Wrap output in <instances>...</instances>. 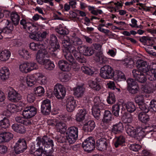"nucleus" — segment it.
Returning <instances> with one entry per match:
<instances>
[{
  "instance_id": "nucleus-1",
  "label": "nucleus",
  "mask_w": 156,
  "mask_h": 156,
  "mask_svg": "<svg viewBox=\"0 0 156 156\" xmlns=\"http://www.w3.org/2000/svg\"><path fill=\"white\" fill-rule=\"evenodd\" d=\"M37 149L34 155L35 156H46L47 154L53 153L54 151L53 140L48 137L44 136L42 138L36 139Z\"/></svg>"
},
{
  "instance_id": "nucleus-2",
  "label": "nucleus",
  "mask_w": 156,
  "mask_h": 156,
  "mask_svg": "<svg viewBox=\"0 0 156 156\" xmlns=\"http://www.w3.org/2000/svg\"><path fill=\"white\" fill-rule=\"evenodd\" d=\"M126 133L129 136L138 139H141L150 133L151 135L152 132H156V128L151 129L150 131H147L146 128H143L140 126H137L135 128L131 125L127 124L125 127Z\"/></svg>"
},
{
  "instance_id": "nucleus-3",
  "label": "nucleus",
  "mask_w": 156,
  "mask_h": 156,
  "mask_svg": "<svg viewBox=\"0 0 156 156\" xmlns=\"http://www.w3.org/2000/svg\"><path fill=\"white\" fill-rule=\"evenodd\" d=\"M136 66L139 71L145 73L147 78L150 81L156 80V69L150 68L145 61L140 60L136 62Z\"/></svg>"
},
{
  "instance_id": "nucleus-4",
  "label": "nucleus",
  "mask_w": 156,
  "mask_h": 156,
  "mask_svg": "<svg viewBox=\"0 0 156 156\" xmlns=\"http://www.w3.org/2000/svg\"><path fill=\"white\" fill-rule=\"evenodd\" d=\"M94 105L92 108V114L97 119H99L101 114L100 110L105 107V105L101 102L99 97H95L93 100Z\"/></svg>"
},
{
  "instance_id": "nucleus-5",
  "label": "nucleus",
  "mask_w": 156,
  "mask_h": 156,
  "mask_svg": "<svg viewBox=\"0 0 156 156\" xmlns=\"http://www.w3.org/2000/svg\"><path fill=\"white\" fill-rule=\"evenodd\" d=\"M115 73V71L111 67L105 65L101 68L100 75L104 79H111L114 77Z\"/></svg>"
},
{
  "instance_id": "nucleus-6",
  "label": "nucleus",
  "mask_w": 156,
  "mask_h": 156,
  "mask_svg": "<svg viewBox=\"0 0 156 156\" xmlns=\"http://www.w3.org/2000/svg\"><path fill=\"white\" fill-rule=\"evenodd\" d=\"M38 68L37 63L34 62H26L21 64L19 66L20 71L23 73H29Z\"/></svg>"
},
{
  "instance_id": "nucleus-7",
  "label": "nucleus",
  "mask_w": 156,
  "mask_h": 156,
  "mask_svg": "<svg viewBox=\"0 0 156 156\" xmlns=\"http://www.w3.org/2000/svg\"><path fill=\"white\" fill-rule=\"evenodd\" d=\"M66 134V139L68 142L70 144L74 143L78 138V128L75 126L69 128L67 130Z\"/></svg>"
},
{
  "instance_id": "nucleus-8",
  "label": "nucleus",
  "mask_w": 156,
  "mask_h": 156,
  "mask_svg": "<svg viewBox=\"0 0 156 156\" xmlns=\"http://www.w3.org/2000/svg\"><path fill=\"white\" fill-rule=\"evenodd\" d=\"M49 54L45 49H41L37 52L36 56V59L39 64L43 65L48 61L49 58Z\"/></svg>"
},
{
  "instance_id": "nucleus-9",
  "label": "nucleus",
  "mask_w": 156,
  "mask_h": 156,
  "mask_svg": "<svg viewBox=\"0 0 156 156\" xmlns=\"http://www.w3.org/2000/svg\"><path fill=\"white\" fill-rule=\"evenodd\" d=\"M20 24L22 26L23 28L27 30L30 32H36L38 30L36 24H34L29 21L28 19L23 18L20 21Z\"/></svg>"
},
{
  "instance_id": "nucleus-10",
  "label": "nucleus",
  "mask_w": 156,
  "mask_h": 156,
  "mask_svg": "<svg viewBox=\"0 0 156 156\" xmlns=\"http://www.w3.org/2000/svg\"><path fill=\"white\" fill-rule=\"evenodd\" d=\"M54 94L55 97L58 99H63L65 97L66 91L63 85L58 83L54 87Z\"/></svg>"
},
{
  "instance_id": "nucleus-11",
  "label": "nucleus",
  "mask_w": 156,
  "mask_h": 156,
  "mask_svg": "<svg viewBox=\"0 0 156 156\" xmlns=\"http://www.w3.org/2000/svg\"><path fill=\"white\" fill-rule=\"evenodd\" d=\"M95 141L93 138L90 137L83 143V147L85 151L90 152L95 147Z\"/></svg>"
},
{
  "instance_id": "nucleus-12",
  "label": "nucleus",
  "mask_w": 156,
  "mask_h": 156,
  "mask_svg": "<svg viewBox=\"0 0 156 156\" xmlns=\"http://www.w3.org/2000/svg\"><path fill=\"white\" fill-rule=\"evenodd\" d=\"M127 90L129 92L132 94H135L137 93L139 90V87L137 83L133 79L129 78L127 81Z\"/></svg>"
},
{
  "instance_id": "nucleus-13",
  "label": "nucleus",
  "mask_w": 156,
  "mask_h": 156,
  "mask_svg": "<svg viewBox=\"0 0 156 156\" xmlns=\"http://www.w3.org/2000/svg\"><path fill=\"white\" fill-rule=\"evenodd\" d=\"M26 142L23 139H19L14 146V150L16 154L23 152L27 149Z\"/></svg>"
},
{
  "instance_id": "nucleus-14",
  "label": "nucleus",
  "mask_w": 156,
  "mask_h": 156,
  "mask_svg": "<svg viewBox=\"0 0 156 156\" xmlns=\"http://www.w3.org/2000/svg\"><path fill=\"white\" fill-rule=\"evenodd\" d=\"M64 39L66 40L70 44H73L75 46L81 45L83 44L82 40L76 36L75 33H73L69 37L65 36Z\"/></svg>"
},
{
  "instance_id": "nucleus-15",
  "label": "nucleus",
  "mask_w": 156,
  "mask_h": 156,
  "mask_svg": "<svg viewBox=\"0 0 156 156\" xmlns=\"http://www.w3.org/2000/svg\"><path fill=\"white\" fill-rule=\"evenodd\" d=\"M62 44L63 46V49H66V51L73 53L75 57H77L80 54L76 51V48L73 44L69 45V42L64 39L62 40Z\"/></svg>"
},
{
  "instance_id": "nucleus-16",
  "label": "nucleus",
  "mask_w": 156,
  "mask_h": 156,
  "mask_svg": "<svg viewBox=\"0 0 156 156\" xmlns=\"http://www.w3.org/2000/svg\"><path fill=\"white\" fill-rule=\"evenodd\" d=\"M37 109L33 106H29L25 108L22 112L23 117L27 119L34 116L36 114Z\"/></svg>"
},
{
  "instance_id": "nucleus-17",
  "label": "nucleus",
  "mask_w": 156,
  "mask_h": 156,
  "mask_svg": "<svg viewBox=\"0 0 156 156\" xmlns=\"http://www.w3.org/2000/svg\"><path fill=\"white\" fill-rule=\"evenodd\" d=\"M132 73L133 77L139 82L144 83L147 80L146 74L143 72L135 69L132 71Z\"/></svg>"
},
{
  "instance_id": "nucleus-18",
  "label": "nucleus",
  "mask_w": 156,
  "mask_h": 156,
  "mask_svg": "<svg viewBox=\"0 0 156 156\" xmlns=\"http://www.w3.org/2000/svg\"><path fill=\"white\" fill-rule=\"evenodd\" d=\"M41 107V112L43 114H48L51 111V106L50 101L48 99L43 101Z\"/></svg>"
},
{
  "instance_id": "nucleus-19",
  "label": "nucleus",
  "mask_w": 156,
  "mask_h": 156,
  "mask_svg": "<svg viewBox=\"0 0 156 156\" xmlns=\"http://www.w3.org/2000/svg\"><path fill=\"white\" fill-rule=\"evenodd\" d=\"M77 105L76 100L73 97L70 96L67 98L66 102V109L67 111L70 112L73 111Z\"/></svg>"
},
{
  "instance_id": "nucleus-20",
  "label": "nucleus",
  "mask_w": 156,
  "mask_h": 156,
  "mask_svg": "<svg viewBox=\"0 0 156 156\" xmlns=\"http://www.w3.org/2000/svg\"><path fill=\"white\" fill-rule=\"evenodd\" d=\"M8 99L13 102L18 101L21 98V95L14 90L10 91L8 94Z\"/></svg>"
},
{
  "instance_id": "nucleus-21",
  "label": "nucleus",
  "mask_w": 156,
  "mask_h": 156,
  "mask_svg": "<svg viewBox=\"0 0 156 156\" xmlns=\"http://www.w3.org/2000/svg\"><path fill=\"white\" fill-rule=\"evenodd\" d=\"M108 144L107 140L105 138H101L97 141V148L100 151H104L106 150Z\"/></svg>"
},
{
  "instance_id": "nucleus-22",
  "label": "nucleus",
  "mask_w": 156,
  "mask_h": 156,
  "mask_svg": "<svg viewBox=\"0 0 156 156\" xmlns=\"http://www.w3.org/2000/svg\"><path fill=\"white\" fill-rule=\"evenodd\" d=\"M13 136V134L9 132H0V143L9 141Z\"/></svg>"
},
{
  "instance_id": "nucleus-23",
  "label": "nucleus",
  "mask_w": 156,
  "mask_h": 156,
  "mask_svg": "<svg viewBox=\"0 0 156 156\" xmlns=\"http://www.w3.org/2000/svg\"><path fill=\"white\" fill-rule=\"evenodd\" d=\"M80 53H82L85 55L90 56L94 53V50L91 48H89L85 46H80L77 48Z\"/></svg>"
},
{
  "instance_id": "nucleus-24",
  "label": "nucleus",
  "mask_w": 156,
  "mask_h": 156,
  "mask_svg": "<svg viewBox=\"0 0 156 156\" xmlns=\"http://www.w3.org/2000/svg\"><path fill=\"white\" fill-rule=\"evenodd\" d=\"M99 78H96L94 80H89L88 82V84L90 87L93 90L98 91L101 89V85L98 82H99Z\"/></svg>"
},
{
  "instance_id": "nucleus-25",
  "label": "nucleus",
  "mask_w": 156,
  "mask_h": 156,
  "mask_svg": "<svg viewBox=\"0 0 156 156\" xmlns=\"http://www.w3.org/2000/svg\"><path fill=\"white\" fill-rule=\"evenodd\" d=\"M9 70L5 67L2 68L0 69V78L2 80H6L9 77Z\"/></svg>"
},
{
  "instance_id": "nucleus-26",
  "label": "nucleus",
  "mask_w": 156,
  "mask_h": 156,
  "mask_svg": "<svg viewBox=\"0 0 156 156\" xmlns=\"http://www.w3.org/2000/svg\"><path fill=\"white\" fill-rule=\"evenodd\" d=\"M58 66L64 71H68L71 69L70 65L66 61H59L58 62Z\"/></svg>"
},
{
  "instance_id": "nucleus-27",
  "label": "nucleus",
  "mask_w": 156,
  "mask_h": 156,
  "mask_svg": "<svg viewBox=\"0 0 156 156\" xmlns=\"http://www.w3.org/2000/svg\"><path fill=\"white\" fill-rule=\"evenodd\" d=\"M74 95L77 98L82 97L84 95L85 88L82 86H78L73 89Z\"/></svg>"
},
{
  "instance_id": "nucleus-28",
  "label": "nucleus",
  "mask_w": 156,
  "mask_h": 156,
  "mask_svg": "<svg viewBox=\"0 0 156 156\" xmlns=\"http://www.w3.org/2000/svg\"><path fill=\"white\" fill-rule=\"evenodd\" d=\"M37 77L36 78V82L40 85H45L47 82V77L43 74L40 73L36 74Z\"/></svg>"
},
{
  "instance_id": "nucleus-29",
  "label": "nucleus",
  "mask_w": 156,
  "mask_h": 156,
  "mask_svg": "<svg viewBox=\"0 0 156 156\" xmlns=\"http://www.w3.org/2000/svg\"><path fill=\"white\" fill-rule=\"evenodd\" d=\"M4 21L6 26L2 30L3 34H9L11 33L13 28V24L8 20H5Z\"/></svg>"
},
{
  "instance_id": "nucleus-30",
  "label": "nucleus",
  "mask_w": 156,
  "mask_h": 156,
  "mask_svg": "<svg viewBox=\"0 0 156 156\" xmlns=\"http://www.w3.org/2000/svg\"><path fill=\"white\" fill-rule=\"evenodd\" d=\"M147 112H140L138 115L139 120L142 122L146 123L150 120L149 115L147 113Z\"/></svg>"
},
{
  "instance_id": "nucleus-31",
  "label": "nucleus",
  "mask_w": 156,
  "mask_h": 156,
  "mask_svg": "<svg viewBox=\"0 0 156 156\" xmlns=\"http://www.w3.org/2000/svg\"><path fill=\"white\" fill-rule=\"evenodd\" d=\"M87 114L86 110L84 109H79L76 115V119L77 121L80 122L83 120Z\"/></svg>"
},
{
  "instance_id": "nucleus-32",
  "label": "nucleus",
  "mask_w": 156,
  "mask_h": 156,
  "mask_svg": "<svg viewBox=\"0 0 156 156\" xmlns=\"http://www.w3.org/2000/svg\"><path fill=\"white\" fill-rule=\"evenodd\" d=\"M112 115L109 110L105 111L102 121L104 123H108L110 122L112 119Z\"/></svg>"
},
{
  "instance_id": "nucleus-33",
  "label": "nucleus",
  "mask_w": 156,
  "mask_h": 156,
  "mask_svg": "<svg viewBox=\"0 0 156 156\" xmlns=\"http://www.w3.org/2000/svg\"><path fill=\"white\" fill-rule=\"evenodd\" d=\"M59 47L60 46L58 43H51L48 52L52 55H54L55 56L56 54L54 52L58 49Z\"/></svg>"
},
{
  "instance_id": "nucleus-34",
  "label": "nucleus",
  "mask_w": 156,
  "mask_h": 156,
  "mask_svg": "<svg viewBox=\"0 0 156 156\" xmlns=\"http://www.w3.org/2000/svg\"><path fill=\"white\" fill-rule=\"evenodd\" d=\"M12 127L14 131L20 133H23L26 131L24 127L20 124H14L12 125Z\"/></svg>"
},
{
  "instance_id": "nucleus-35",
  "label": "nucleus",
  "mask_w": 156,
  "mask_h": 156,
  "mask_svg": "<svg viewBox=\"0 0 156 156\" xmlns=\"http://www.w3.org/2000/svg\"><path fill=\"white\" fill-rule=\"evenodd\" d=\"M10 55V52L8 50H2L0 54V60L2 61H6L9 59Z\"/></svg>"
},
{
  "instance_id": "nucleus-36",
  "label": "nucleus",
  "mask_w": 156,
  "mask_h": 156,
  "mask_svg": "<svg viewBox=\"0 0 156 156\" xmlns=\"http://www.w3.org/2000/svg\"><path fill=\"white\" fill-rule=\"evenodd\" d=\"M124 129L123 124L121 122L113 126L112 131L115 133H121Z\"/></svg>"
},
{
  "instance_id": "nucleus-37",
  "label": "nucleus",
  "mask_w": 156,
  "mask_h": 156,
  "mask_svg": "<svg viewBox=\"0 0 156 156\" xmlns=\"http://www.w3.org/2000/svg\"><path fill=\"white\" fill-rule=\"evenodd\" d=\"M124 106L127 111L130 113L134 112L136 109L134 103L133 102H127L124 104Z\"/></svg>"
},
{
  "instance_id": "nucleus-38",
  "label": "nucleus",
  "mask_w": 156,
  "mask_h": 156,
  "mask_svg": "<svg viewBox=\"0 0 156 156\" xmlns=\"http://www.w3.org/2000/svg\"><path fill=\"white\" fill-rule=\"evenodd\" d=\"M125 142V138L122 136L116 137L114 140V145L115 147L122 145Z\"/></svg>"
},
{
  "instance_id": "nucleus-39",
  "label": "nucleus",
  "mask_w": 156,
  "mask_h": 156,
  "mask_svg": "<svg viewBox=\"0 0 156 156\" xmlns=\"http://www.w3.org/2000/svg\"><path fill=\"white\" fill-rule=\"evenodd\" d=\"M15 120L17 122L23 124L26 126L29 125L31 124L30 120L25 118L24 117H16L15 118Z\"/></svg>"
},
{
  "instance_id": "nucleus-40",
  "label": "nucleus",
  "mask_w": 156,
  "mask_h": 156,
  "mask_svg": "<svg viewBox=\"0 0 156 156\" xmlns=\"http://www.w3.org/2000/svg\"><path fill=\"white\" fill-rule=\"evenodd\" d=\"M95 127V122L93 121H90L85 124L83 128L85 131L90 132L94 129Z\"/></svg>"
},
{
  "instance_id": "nucleus-41",
  "label": "nucleus",
  "mask_w": 156,
  "mask_h": 156,
  "mask_svg": "<svg viewBox=\"0 0 156 156\" xmlns=\"http://www.w3.org/2000/svg\"><path fill=\"white\" fill-rule=\"evenodd\" d=\"M56 127L57 131L61 133H65L67 129L66 124L60 122H58Z\"/></svg>"
},
{
  "instance_id": "nucleus-42",
  "label": "nucleus",
  "mask_w": 156,
  "mask_h": 156,
  "mask_svg": "<svg viewBox=\"0 0 156 156\" xmlns=\"http://www.w3.org/2000/svg\"><path fill=\"white\" fill-rule=\"evenodd\" d=\"M92 47L94 48L95 51H96L95 54L96 56H101L103 54V49L102 48V45L99 44H93L92 45Z\"/></svg>"
},
{
  "instance_id": "nucleus-43",
  "label": "nucleus",
  "mask_w": 156,
  "mask_h": 156,
  "mask_svg": "<svg viewBox=\"0 0 156 156\" xmlns=\"http://www.w3.org/2000/svg\"><path fill=\"white\" fill-rule=\"evenodd\" d=\"M154 87V86L152 84H149L142 86L141 88L142 90L144 92L151 93L153 92Z\"/></svg>"
},
{
  "instance_id": "nucleus-44",
  "label": "nucleus",
  "mask_w": 156,
  "mask_h": 156,
  "mask_svg": "<svg viewBox=\"0 0 156 156\" xmlns=\"http://www.w3.org/2000/svg\"><path fill=\"white\" fill-rule=\"evenodd\" d=\"M87 7L88 10L93 15L97 16L98 14H101L103 13L101 10L97 9L94 6L89 5Z\"/></svg>"
},
{
  "instance_id": "nucleus-45",
  "label": "nucleus",
  "mask_w": 156,
  "mask_h": 156,
  "mask_svg": "<svg viewBox=\"0 0 156 156\" xmlns=\"http://www.w3.org/2000/svg\"><path fill=\"white\" fill-rule=\"evenodd\" d=\"M123 65L127 68H132L134 66V61L130 59L126 58L122 62Z\"/></svg>"
},
{
  "instance_id": "nucleus-46",
  "label": "nucleus",
  "mask_w": 156,
  "mask_h": 156,
  "mask_svg": "<svg viewBox=\"0 0 156 156\" xmlns=\"http://www.w3.org/2000/svg\"><path fill=\"white\" fill-rule=\"evenodd\" d=\"M81 69L83 73L89 75H92L94 73V69L93 67L90 68L83 66L81 67Z\"/></svg>"
},
{
  "instance_id": "nucleus-47",
  "label": "nucleus",
  "mask_w": 156,
  "mask_h": 156,
  "mask_svg": "<svg viewBox=\"0 0 156 156\" xmlns=\"http://www.w3.org/2000/svg\"><path fill=\"white\" fill-rule=\"evenodd\" d=\"M11 20L15 25H17L20 20V16L16 12H12L11 14Z\"/></svg>"
},
{
  "instance_id": "nucleus-48",
  "label": "nucleus",
  "mask_w": 156,
  "mask_h": 156,
  "mask_svg": "<svg viewBox=\"0 0 156 156\" xmlns=\"http://www.w3.org/2000/svg\"><path fill=\"white\" fill-rule=\"evenodd\" d=\"M26 81L27 85L29 87H32L35 84L36 81L34 80V78L33 76H29L26 78Z\"/></svg>"
},
{
  "instance_id": "nucleus-49",
  "label": "nucleus",
  "mask_w": 156,
  "mask_h": 156,
  "mask_svg": "<svg viewBox=\"0 0 156 156\" xmlns=\"http://www.w3.org/2000/svg\"><path fill=\"white\" fill-rule=\"evenodd\" d=\"M120 110V105L119 104H115L112 107V112L113 115L116 117L119 116Z\"/></svg>"
},
{
  "instance_id": "nucleus-50",
  "label": "nucleus",
  "mask_w": 156,
  "mask_h": 156,
  "mask_svg": "<svg viewBox=\"0 0 156 156\" xmlns=\"http://www.w3.org/2000/svg\"><path fill=\"white\" fill-rule=\"evenodd\" d=\"M63 55L66 59L70 63L73 62L74 59L70 52L66 51V49H63Z\"/></svg>"
},
{
  "instance_id": "nucleus-51",
  "label": "nucleus",
  "mask_w": 156,
  "mask_h": 156,
  "mask_svg": "<svg viewBox=\"0 0 156 156\" xmlns=\"http://www.w3.org/2000/svg\"><path fill=\"white\" fill-rule=\"evenodd\" d=\"M10 123L9 120L5 117L3 119L0 121V126L1 127L6 129L9 126Z\"/></svg>"
},
{
  "instance_id": "nucleus-52",
  "label": "nucleus",
  "mask_w": 156,
  "mask_h": 156,
  "mask_svg": "<svg viewBox=\"0 0 156 156\" xmlns=\"http://www.w3.org/2000/svg\"><path fill=\"white\" fill-rule=\"evenodd\" d=\"M34 90L35 94L38 96H42L45 92L44 88L42 87L39 86L35 88Z\"/></svg>"
},
{
  "instance_id": "nucleus-53",
  "label": "nucleus",
  "mask_w": 156,
  "mask_h": 156,
  "mask_svg": "<svg viewBox=\"0 0 156 156\" xmlns=\"http://www.w3.org/2000/svg\"><path fill=\"white\" fill-rule=\"evenodd\" d=\"M43 45L42 44H41L40 43L36 44L34 42H32L30 44L29 47L31 50L36 51L38 49L41 48Z\"/></svg>"
},
{
  "instance_id": "nucleus-54",
  "label": "nucleus",
  "mask_w": 156,
  "mask_h": 156,
  "mask_svg": "<svg viewBox=\"0 0 156 156\" xmlns=\"http://www.w3.org/2000/svg\"><path fill=\"white\" fill-rule=\"evenodd\" d=\"M43 65L44 66L45 68L46 69L49 70H52L55 66L53 62L49 59Z\"/></svg>"
},
{
  "instance_id": "nucleus-55",
  "label": "nucleus",
  "mask_w": 156,
  "mask_h": 156,
  "mask_svg": "<svg viewBox=\"0 0 156 156\" xmlns=\"http://www.w3.org/2000/svg\"><path fill=\"white\" fill-rule=\"evenodd\" d=\"M19 54L22 57L26 59H27L30 57L28 51L25 49L20 50L19 51Z\"/></svg>"
},
{
  "instance_id": "nucleus-56",
  "label": "nucleus",
  "mask_w": 156,
  "mask_h": 156,
  "mask_svg": "<svg viewBox=\"0 0 156 156\" xmlns=\"http://www.w3.org/2000/svg\"><path fill=\"white\" fill-rule=\"evenodd\" d=\"M115 5V7H112L113 10L115 11V12H117L120 9L122 8L123 2L122 1L116 2L114 3Z\"/></svg>"
},
{
  "instance_id": "nucleus-57",
  "label": "nucleus",
  "mask_w": 156,
  "mask_h": 156,
  "mask_svg": "<svg viewBox=\"0 0 156 156\" xmlns=\"http://www.w3.org/2000/svg\"><path fill=\"white\" fill-rule=\"evenodd\" d=\"M107 101L109 104H112L115 101V98L114 94L112 93H109L107 97Z\"/></svg>"
},
{
  "instance_id": "nucleus-58",
  "label": "nucleus",
  "mask_w": 156,
  "mask_h": 156,
  "mask_svg": "<svg viewBox=\"0 0 156 156\" xmlns=\"http://www.w3.org/2000/svg\"><path fill=\"white\" fill-rule=\"evenodd\" d=\"M7 110L12 113H14L18 111L17 108L14 104H9L7 106Z\"/></svg>"
},
{
  "instance_id": "nucleus-59",
  "label": "nucleus",
  "mask_w": 156,
  "mask_h": 156,
  "mask_svg": "<svg viewBox=\"0 0 156 156\" xmlns=\"http://www.w3.org/2000/svg\"><path fill=\"white\" fill-rule=\"evenodd\" d=\"M117 79L119 81H125L126 77L124 74L120 71H118L117 73Z\"/></svg>"
},
{
  "instance_id": "nucleus-60",
  "label": "nucleus",
  "mask_w": 156,
  "mask_h": 156,
  "mask_svg": "<svg viewBox=\"0 0 156 156\" xmlns=\"http://www.w3.org/2000/svg\"><path fill=\"white\" fill-rule=\"evenodd\" d=\"M138 105L140 108L141 110L144 111V112H149V110L148 106L144 102Z\"/></svg>"
},
{
  "instance_id": "nucleus-61",
  "label": "nucleus",
  "mask_w": 156,
  "mask_h": 156,
  "mask_svg": "<svg viewBox=\"0 0 156 156\" xmlns=\"http://www.w3.org/2000/svg\"><path fill=\"white\" fill-rule=\"evenodd\" d=\"M130 150L134 151H138L141 148L140 145L137 144H133L130 145L129 147Z\"/></svg>"
},
{
  "instance_id": "nucleus-62",
  "label": "nucleus",
  "mask_w": 156,
  "mask_h": 156,
  "mask_svg": "<svg viewBox=\"0 0 156 156\" xmlns=\"http://www.w3.org/2000/svg\"><path fill=\"white\" fill-rule=\"evenodd\" d=\"M135 101L138 104L144 102V97L142 95H139L135 98Z\"/></svg>"
},
{
  "instance_id": "nucleus-63",
  "label": "nucleus",
  "mask_w": 156,
  "mask_h": 156,
  "mask_svg": "<svg viewBox=\"0 0 156 156\" xmlns=\"http://www.w3.org/2000/svg\"><path fill=\"white\" fill-rule=\"evenodd\" d=\"M98 58V59L97 60L98 62H101L102 63H105L108 61V58L103 55V54L101 56H96Z\"/></svg>"
},
{
  "instance_id": "nucleus-64",
  "label": "nucleus",
  "mask_w": 156,
  "mask_h": 156,
  "mask_svg": "<svg viewBox=\"0 0 156 156\" xmlns=\"http://www.w3.org/2000/svg\"><path fill=\"white\" fill-rule=\"evenodd\" d=\"M150 107L151 109L156 112V101L152 100L150 102Z\"/></svg>"
}]
</instances>
